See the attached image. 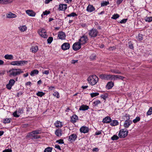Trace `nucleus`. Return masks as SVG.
Listing matches in <instances>:
<instances>
[{"instance_id": "nucleus-47", "label": "nucleus", "mask_w": 152, "mask_h": 152, "mask_svg": "<svg viewBox=\"0 0 152 152\" xmlns=\"http://www.w3.org/2000/svg\"><path fill=\"white\" fill-rule=\"evenodd\" d=\"M145 20L146 21L148 22H151L152 21V17H147L145 19Z\"/></svg>"}, {"instance_id": "nucleus-64", "label": "nucleus", "mask_w": 152, "mask_h": 152, "mask_svg": "<svg viewBox=\"0 0 152 152\" xmlns=\"http://www.w3.org/2000/svg\"><path fill=\"white\" fill-rule=\"evenodd\" d=\"M18 114L19 113H23V110L21 109H19L18 111Z\"/></svg>"}, {"instance_id": "nucleus-23", "label": "nucleus", "mask_w": 152, "mask_h": 152, "mask_svg": "<svg viewBox=\"0 0 152 152\" xmlns=\"http://www.w3.org/2000/svg\"><path fill=\"white\" fill-rule=\"evenodd\" d=\"M39 72L38 70L34 69L31 71L30 73V75L32 76H34L38 74Z\"/></svg>"}, {"instance_id": "nucleus-15", "label": "nucleus", "mask_w": 152, "mask_h": 152, "mask_svg": "<svg viewBox=\"0 0 152 152\" xmlns=\"http://www.w3.org/2000/svg\"><path fill=\"white\" fill-rule=\"evenodd\" d=\"M26 13L29 16L34 17L36 13L32 10H27L26 11Z\"/></svg>"}, {"instance_id": "nucleus-29", "label": "nucleus", "mask_w": 152, "mask_h": 152, "mask_svg": "<svg viewBox=\"0 0 152 152\" xmlns=\"http://www.w3.org/2000/svg\"><path fill=\"white\" fill-rule=\"evenodd\" d=\"M128 47L131 49H133L134 48V46L133 43L131 42H129L128 44Z\"/></svg>"}, {"instance_id": "nucleus-2", "label": "nucleus", "mask_w": 152, "mask_h": 152, "mask_svg": "<svg viewBox=\"0 0 152 152\" xmlns=\"http://www.w3.org/2000/svg\"><path fill=\"white\" fill-rule=\"evenodd\" d=\"M87 80L90 85L93 86L96 84L98 81L97 77L95 75L89 76L87 78Z\"/></svg>"}, {"instance_id": "nucleus-54", "label": "nucleus", "mask_w": 152, "mask_h": 152, "mask_svg": "<svg viewBox=\"0 0 152 152\" xmlns=\"http://www.w3.org/2000/svg\"><path fill=\"white\" fill-rule=\"evenodd\" d=\"M56 142H58L59 144H63L64 143L63 140L62 139H60L59 140H58L56 141Z\"/></svg>"}, {"instance_id": "nucleus-22", "label": "nucleus", "mask_w": 152, "mask_h": 152, "mask_svg": "<svg viewBox=\"0 0 152 152\" xmlns=\"http://www.w3.org/2000/svg\"><path fill=\"white\" fill-rule=\"evenodd\" d=\"M114 86V83L112 82H110L108 83L106 87L108 89L111 88Z\"/></svg>"}, {"instance_id": "nucleus-30", "label": "nucleus", "mask_w": 152, "mask_h": 152, "mask_svg": "<svg viewBox=\"0 0 152 152\" xmlns=\"http://www.w3.org/2000/svg\"><path fill=\"white\" fill-rule=\"evenodd\" d=\"M26 27L25 26H20L19 27V29L22 31H25L26 30Z\"/></svg>"}, {"instance_id": "nucleus-53", "label": "nucleus", "mask_w": 152, "mask_h": 152, "mask_svg": "<svg viewBox=\"0 0 152 152\" xmlns=\"http://www.w3.org/2000/svg\"><path fill=\"white\" fill-rule=\"evenodd\" d=\"M40 135L34 134V135L33 136V138L32 139H38L40 138Z\"/></svg>"}, {"instance_id": "nucleus-1", "label": "nucleus", "mask_w": 152, "mask_h": 152, "mask_svg": "<svg viewBox=\"0 0 152 152\" xmlns=\"http://www.w3.org/2000/svg\"><path fill=\"white\" fill-rule=\"evenodd\" d=\"M23 71H22L20 69L12 68L10 69L9 71L10 76H15L20 75L21 73H23Z\"/></svg>"}, {"instance_id": "nucleus-62", "label": "nucleus", "mask_w": 152, "mask_h": 152, "mask_svg": "<svg viewBox=\"0 0 152 152\" xmlns=\"http://www.w3.org/2000/svg\"><path fill=\"white\" fill-rule=\"evenodd\" d=\"M12 151V150L11 149H6L4 150L3 152H11Z\"/></svg>"}, {"instance_id": "nucleus-27", "label": "nucleus", "mask_w": 152, "mask_h": 152, "mask_svg": "<svg viewBox=\"0 0 152 152\" xmlns=\"http://www.w3.org/2000/svg\"><path fill=\"white\" fill-rule=\"evenodd\" d=\"M110 71L111 72L116 74H121V73L120 71L117 69H112L110 70Z\"/></svg>"}, {"instance_id": "nucleus-43", "label": "nucleus", "mask_w": 152, "mask_h": 152, "mask_svg": "<svg viewBox=\"0 0 152 152\" xmlns=\"http://www.w3.org/2000/svg\"><path fill=\"white\" fill-rule=\"evenodd\" d=\"M32 133L33 134H40V131L39 130H35L33 131H32Z\"/></svg>"}, {"instance_id": "nucleus-4", "label": "nucleus", "mask_w": 152, "mask_h": 152, "mask_svg": "<svg viewBox=\"0 0 152 152\" xmlns=\"http://www.w3.org/2000/svg\"><path fill=\"white\" fill-rule=\"evenodd\" d=\"M128 134V130H125L124 129H122L119 131L118 136L120 138H124L127 136Z\"/></svg>"}, {"instance_id": "nucleus-57", "label": "nucleus", "mask_w": 152, "mask_h": 152, "mask_svg": "<svg viewBox=\"0 0 152 152\" xmlns=\"http://www.w3.org/2000/svg\"><path fill=\"white\" fill-rule=\"evenodd\" d=\"M138 39L139 40H142V35L141 34H139L138 37Z\"/></svg>"}, {"instance_id": "nucleus-9", "label": "nucleus", "mask_w": 152, "mask_h": 152, "mask_svg": "<svg viewBox=\"0 0 152 152\" xmlns=\"http://www.w3.org/2000/svg\"><path fill=\"white\" fill-rule=\"evenodd\" d=\"M110 74H101L99 76V77L101 79L104 80H110Z\"/></svg>"}, {"instance_id": "nucleus-50", "label": "nucleus", "mask_w": 152, "mask_h": 152, "mask_svg": "<svg viewBox=\"0 0 152 152\" xmlns=\"http://www.w3.org/2000/svg\"><path fill=\"white\" fill-rule=\"evenodd\" d=\"M43 33H46V31L44 29H42L41 31H39V34L40 35H42Z\"/></svg>"}, {"instance_id": "nucleus-12", "label": "nucleus", "mask_w": 152, "mask_h": 152, "mask_svg": "<svg viewBox=\"0 0 152 152\" xmlns=\"http://www.w3.org/2000/svg\"><path fill=\"white\" fill-rule=\"evenodd\" d=\"M67 8L66 4H61L59 5L58 9L60 10H65Z\"/></svg>"}, {"instance_id": "nucleus-28", "label": "nucleus", "mask_w": 152, "mask_h": 152, "mask_svg": "<svg viewBox=\"0 0 152 152\" xmlns=\"http://www.w3.org/2000/svg\"><path fill=\"white\" fill-rule=\"evenodd\" d=\"M55 126L57 127H61L62 126L61 123L58 121H57L55 123Z\"/></svg>"}, {"instance_id": "nucleus-11", "label": "nucleus", "mask_w": 152, "mask_h": 152, "mask_svg": "<svg viewBox=\"0 0 152 152\" xmlns=\"http://www.w3.org/2000/svg\"><path fill=\"white\" fill-rule=\"evenodd\" d=\"M88 128L86 126H83L80 129V132L84 133H88Z\"/></svg>"}, {"instance_id": "nucleus-13", "label": "nucleus", "mask_w": 152, "mask_h": 152, "mask_svg": "<svg viewBox=\"0 0 152 152\" xmlns=\"http://www.w3.org/2000/svg\"><path fill=\"white\" fill-rule=\"evenodd\" d=\"M77 136L75 134H72L69 137V141L72 142L74 141L77 138Z\"/></svg>"}, {"instance_id": "nucleus-35", "label": "nucleus", "mask_w": 152, "mask_h": 152, "mask_svg": "<svg viewBox=\"0 0 152 152\" xmlns=\"http://www.w3.org/2000/svg\"><path fill=\"white\" fill-rule=\"evenodd\" d=\"M77 15L75 13L73 12L68 15L67 16L68 17H75L77 16Z\"/></svg>"}, {"instance_id": "nucleus-48", "label": "nucleus", "mask_w": 152, "mask_h": 152, "mask_svg": "<svg viewBox=\"0 0 152 152\" xmlns=\"http://www.w3.org/2000/svg\"><path fill=\"white\" fill-rule=\"evenodd\" d=\"M53 40V38L52 37H49L47 39L48 43L50 44Z\"/></svg>"}, {"instance_id": "nucleus-5", "label": "nucleus", "mask_w": 152, "mask_h": 152, "mask_svg": "<svg viewBox=\"0 0 152 152\" xmlns=\"http://www.w3.org/2000/svg\"><path fill=\"white\" fill-rule=\"evenodd\" d=\"M98 34V31L95 29H92L89 31V34L91 37H96Z\"/></svg>"}, {"instance_id": "nucleus-61", "label": "nucleus", "mask_w": 152, "mask_h": 152, "mask_svg": "<svg viewBox=\"0 0 152 152\" xmlns=\"http://www.w3.org/2000/svg\"><path fill=\"white\" fill-rule=\"evenodd\" d=\"M6 0H0V4H6Z\"/></svg>"}, {"instance_id": "nucleus-55", "label": "nucleus", "mask_w": 152, "mask_h": 152, "mask_svg": "<svg viewBox=\"0 0 152 152\" xmlns=\"http://www.w3.org/2000/svg\"><path fill=\"white\" fill-rule=\"evenodd\" d=\"M49 70H45L42 73L43 74L48 75L49 74Z\"/></svg>"}, {"instance_id": "nucleus-52", "label": "nucleus", "mask_w": 152, "mask_h": 152, "mask_svg": "<svg viewBox=\"0 0 152 152\" xmlns=\"http://www.w3.org/2000/svg\"><path fill=\"white\" fill-rule=\"evenodd\" d=\"M96 56L94 55H91L90 57L91 60H95L96 58Z\"/></svg>"}, {"instance_id": "nucleus-39", "label": "nucleus", "mask_w": 152, "mask_h": 152, "mask_svg": "<svg viewBox=\"0 0 152 152\" xmlns=\"http://www.w3.org/2000/svg\"><path fill=\"white\" fill-rule=\"evenodd\" d=\"M119 139V137L115 135H114L111 137V139L113 140H118Z\"/></svg>"}, {"instance_id": "nucleus-21", "label": "nucleus", "mask_w": 152, "mask_h": 152, "mask_svg": "<svg viewBox=\"0 0 152 152\" xmlns=\"http://www.w3.org/2000/svg\"><path fill=\"white\" fill-rule=\"evenodd\" d=\"M89 109V107L88 106L86 105H82L81 106L79 110H88Z\"/></svg>"}, {"instance_id": "nucleus-44", "label": "nucleus", "mask_w": 152, "mask_h": 152, "mask_svg": "<svg viewBox=\"0 0 152 152\" xmlns=\"http://www.w3.org/2000/svg\"><path fill=\"white\" fill-rule=\"evenodd\" d=\"M53 95L54 96H56L57 98H58L60 96L59 93L57 91L55 92L53 94Z\"/></svg>"}, {"instance_id": "nucleus-59", "label": "nucleus", "mask_w": 152, "mask_h": 152, "mask_svg": "<svg viewBox=\"0 0 152 152\" xmlns=\"http://www.w3.org/2000/svg\"><path fill=\"white\" fill-rule=\"evenodd\" d=\"M12 86H11L10 84H9V83L6 86L7 88L9 90L11 89V88Z\"/></svg>"}, {"instance_id": "nucleus-60", "label": "nucleus", "mask_w": 152, "mask_h": 152, "mask_svg": "<svg viewBox=\"0 0 152 152\" xmlns=\"http://www.w3.org/2000/svg\"><path fill=\"white\" fill-rule=\"evenodd\" d=\"M101 97L104 99H106L107 97V96L106 95L102 94L101 95Z\"/></svg>"}, {"instance_id": "nucleus-36", "label": "nucleus", "mask_w": 152, "mask_h": 152, "mask_svg": "<svg viewBox=\"0 0 152 152\" xmlns=\"http://www.w3.org/2000/svg\"><path fill=\"white\" fill-rule=\"evenodd\" d=\"M52 148L48 147L45 150L44 152H51Z\"/></svg>"}, {"instance_id": "nucleus-33", "label": "nucleus", "mask_w": 152, "mask_h": 152, "mask_svg": "<svg viewBox=\"0 0 152 152\" xmlns=\"http://www.w3.org/2000/svg\"><path fill=\"white\" fill-rule=\"evenodd\" d=\"M109 4V1H103L102 2L101 4V6L102 7L107 6Z\"/></svg>"}, {"instance_id": "nucleus-37", "label": "nucleus", "mask_w": 152, "mask_h": 152, "mask_svg": "<svg viewBox=\"0 0 152 152\" xmlns=\"http://www.w3.org/2000/svg\"><path fill=\"white\" fill-rule=\"evenodd\" d=\"M99 95V93L97 92L92 93L90 94L92 98L98 95Z\"/></svg>"}, {"instance_id": "nucleus-19", "label": "nucleus", "mask_w": 152, "mask_h": 152, "mask_svg": "<svg viewBox=\"0 0 152 152\" xmlns=\"http://www.w3.org/2000/svg\"><path fill=\"white\" fill-rule=\"evenodd\" d=\"M78 116L76 115H74L71 118V121L73 123H75L78 120Z\"/></svg>"}, {"instance_id": "nucleus-38", "label": "nucleus", "mask_w": 152, "mask_h": 152, "mask_svg": "<svg viewBox=\"0 0 152 152\" xmlns=\"http://www.w3.org/2000/svg\"><path fill=\"white\" fill-rule=\"evenodd\" d=\"M15 81L13 79H10L9 82V84H10L11 86H13L15 84Z\"/></svg>"}, {"instance_id": "nucleus-25", "label": "nucleus", "mask_w": 152, "mask_h": 152, "mask_svg": "<svg viewBox=\"0 0 152 152\" xmlns=\"http://www.w3.org/2000/svg\"><path fill=\"white\" fill-rule=\"evenodd\" d=\"M4 57L5 59L7 60H12L13 58V56L12 55H5Z\"/></svg>"}, {"instance_id": "nucleus-8", "label": "nucleus", "mask_w": 152, "mask_h": 152, "mask_svg": "<svg viewBox=\"0 0 152 152\" xmlns=\"http://www.w3.org/2000/svg\"><path fill=\"white\" fill-rule=\"evenodd\" d=\"M129 117L127 120H125L124 124V126L125 128H128L129 126L132 124V121L129 120Z\"/></svg>"}, {"instance_id": "nucleus-34", "label": "nucleus", "mask_w": 152, "mask_h": 152, "mask_svg": "<svg viewBox=\"0 0 152 152\" xmlns=\"http://www.w3.org/2000/svg\"><path fill=\"white\" fill-rule=\"evenodd\" d=\"M110 80H116V75H110Z\"/></svg>"}, {"instance_id": "nucleus-58", "label": "nucleus", "mask_w": 152, "mask_h": 152, "mask_svg": "<svg viewBox=\"0 0 152 152\" xmlns=\"http://www.w3.org/2000/svg\"><path fill=\"white\" fill-rule=\"evenodd\" d=\"M127 20V19H123L120 21V23H125L126 22Z\"/></svg>"}, {"instance_id": "nucleus-49", "label": "nucleus", "mask_w": 152, "mask_h": 152, "mask_svg": "<svg viewBox=\"0 0 152 152\" xmlns=\"http://www.w3.org/2000/svg\"><path fill=\"white\" fill-rule=\"evenodd\" d=\"M119 15L118 14H114L113 15L112 18L114 19H116L119 18Z\"/></svg>"}, {"instance_id": "nucleus-17", "label": "nucleus", "mask_w": 152, "mask_h": 152, "mask_svg": "<svg viewBox=\"0 0 152 152\" xmlns=\"http://www.w3.org/2000/svg\"><path fill=\"white\" fill-rule=\"evenodd\" d=\"M17 17L16 15L11 12H10L7 13L6 15V17L7 18H16Z\"/></svg>"}, {"instance_id": "nucleus-31", "label": "nucleus", "mask_w": 152, "mask_h": 152, "mask_svg": "<svg viewBox=\"0 0 152 152\" xmlns=\"http://www.w3.org/2000/svg\"><path fill=\"white\" fill-rule=\"evenodd\" d=\"M45 93L42 91H38L37 93V95L40 97H42L45 94Z\"/></svg>"}, {"instance_id": "nucleus-18", "label": "nucleus", "mask_w": 152, "mask_h": 152, "mask_svg": "<svg viewBox=\"0 0 152 152\" xmlns=\"http://www.w3.org/2000/svg\"><path fill=\"white\" fill-rule=\"evenodd\" d=\"M65 37V34L62 32H60L58 35V37L59 38L61 39H64Z\"/></svg>"}, {"instance_id": "nucleus-10", "label": "nucleus", "mask_w": 152, "mask_h": 152, "mask_svg": "<svg viewBox=\"0 0 152 152\" xmlns=\"http://www.w3.org/2000/svg\"><path fill=\"white\" fill-rule=\"evenodd\" d=\"M70 44L68 42L64 43L61 45V48L64 50L68 49L70 48Z\"/></svg>"}, {"instance_id": "nucleus-42", "label": "nucleus", "mask_w": 152, "mask_h": 152, "mask_svg": "<svg viewBox=\"0 0 152 152\" xmlns=\"http://www.w3.org/2000/svg\"><path fill=\"white\" fill-rule=\"evenodd\" d=\"M50 11H45V12H43V14L41 15V16L42 18L43 17V15H47L50 13Z\"/></svg>"}, {"instance_id": "nucleus-45", "label": "nucleus", "mask_w": 152, "mask_h": 152, "mask_svg": "<svg viewBox=\"0 0 152 152\" xmlns=\"http://www.w3.org/2000/svg\"><path fill=\"white\" fill-rule=\"evenodd\" d=\"M116 80L118 79H121L123 80L125 78V77L120 75H116Z\"/></svg>"}, {"instance_id": "nucleus-56", "label": "nucleus", "mask_w": 152, "mask_h": 152, "mask_svg": "<svg viewBox=\"0 0 152 152\" xmlns=\"http://www.w3.org/2000/svg\"><path fill=\"white\" fill-rule=\"evenodd\" d=\"M34 135L32 133V132L29 133L27 135V137H33V136Z\"/></svg>"}, {"instance_id": "nucleus-3", "label": "nucleus", "mask_w": 152, "mask_h": 152, "mask_svg": "<svg viewBox=\"0 0 152 152\" xmlns=\"http://www.w3.org/2000/svg\"><path fill=\"white\" fill-rule=\"evenodd\" d=\"M28 61H13L11 62L10 64L13 65L22 66L26 64Z\"/></svg>"}, {"instance_id": "nucleus-26", "label": "nucleus", "mask_w": 152, "mask_h": 152, "mask_svg": "<svg viewBox=\"0 0 152 152\" xmlns=\"http://www.w3.org/2000/svg\"><path fill=\"white\" fill-rule=\"evenodd\" d=\"M38 49V47L37 46H33L30 49L31 50L33 53H35L37 52Z\"/></svg>"}, {"instance_id": "nucleus-63", "label": "nucleus", "mask_w": 152, "mask_h": 152, "mask_svg": "<svg viewBox=\"0 0 152 152\" xmlns=\"http://www.w3.org/2000/svg\"><path fill=\"white\" fill-rule=\"evenodd\" d=\"M40 36L44 38H47V36L46 33H43L42 35Z\"/></svg>"}, {"instance_id": "nucleus-51", "label": "nucleus", "mask_w": 152, "mask_h": 152, "mask_svg": "<svg viewBox=\"0 0 152 152\" xmlns=\"http://www.w3.org/2000/svg\"><path fill=\"white\" fill-rule=\"evenodd\" d=\"M13 115L14 117H18L20 116V115L17 114V111H16L13 113Z\"/></svg>"}, {"instance_id": "nucleus-24", "label": "nucleus", "mask_w": 152, "mask_h": 152, "mask_svg": "<svg viewBox=\"0 0 152 152\" xmlns=\"http://www.w3.org/2000/svg\"><path fill=\"white\" fill-rule=\"evenodd\" d=\"M110 122V125L113 126H116L118 124V121L116 120H111V121Z\"/></svg>"}, {"instance_id": "nucleus-7", "label": "nucleus", "mask_w": 152, "mask_h": 152, "mask_svg": "<svg viewBox=\"0 0 152 152\" xmlns=\"http://www.w3.org/2000/svg\"><path fill=\"white\" fill-rule=\"evenodd\" d=\"M81 44L79 42L75 43L72 46V48L73 50L77 51L80 49L81 48Z\"/></svg>"}, {"instance_id": "nucleus-20", "label": "nucleus", "mask_w": 152, "mask_h": 152, "mask_svg": "<svg viewBox=\"0 0 152 152\" xmlns=\"http://www.w3.org/2000/svg\"><path fill=\"white\" fill-rule=\"evenodd\" d=\"M55 134L57 136H61L62 134L61 130L59 129L56 130L55 132Z\"/></svg>"}, {"instance_id": "nucleus-40", "label": "nucleus", "mask_w": 152, "mask_h": 152, "mask_svg": "<svg viewBox=\"0 0 152 152\" xmlns=\"http://www.w3.org/2000/svg\"><path fill=\"white\" fill-rule=\"evenodd\" d=\"M152 114V107L149 108L147 113V115H150Z\"/></svg>"}, {"instance_id": "nucleus-46", "label": "nucleus", "mask_w": 152, "mask_h": 152, "mask_svg": "<svg viewBox=\"0 0 152 152\" xmlns=\"http://www.w3.org/2000/svg\"><path fill=\"white\" fill-rule=\"evenodd\" d=\"M140 120V118L139 117H137L135 119L133 120V122L135 123L139 121Z\"/></svg>"}, {"instance_id": "nucleus-41", "label": "nucleus", "mask_w": 152, "mask_h": 152, "mask_svg": "<svg viewBox=\"0 0 152 152\" xmlns=\"http://www.w3.org/2000/svg\"><path fill=\"white\" fill-rule=\"evenodd\" d=\"M11 119L10 118H6L4 119V124L9 123L10 122Z\"/></svg>"}, {"instance_id": "nucleus-6", "label": "nucleus", "mask_w": 152, "mask_h": 152, "mask_svg": "<svg viewBox=\"0 0 152 152\" xmlns=\"http://www.w3.org/2000/svg\"><path fill=\"white\" fill-rule=\"evenodd\" d=\"M88 41L87 37L85 35H83L79 39V42L81 45H83L86 43Z\"/></svg>"}, {"instance_id": "nucleus-14", "label": "nucleus", "mask_w": 152, "mask_h": 152, "mask_svg": "<svg viewBox=\"0 0 152 152\" xmlns=\"http://www.w3.org/2000/svg\"><path fill=\"white\" fill-rule=\"evenodd\" d=\"M111 121V119L110 117L107 116L103 119L102 122L104 123H109Z\"/></svg>"}, {"instance_id": "nucleus-16", "label": "nucleus", "mask_w": 152, "mask_h": 152, "mask_svg": "<svg viewBox=\"0 0 152 152\" xmlns=\"http://www.w3.org/2000/svg\"><path fill=\"white\" fill-rule=\"evenodd\" d=\"M95 10V8L92 5H89L87 8L86 10L88 12H91Z\"/></svg>"}, {"instance_id": "nucleus-32", "label": "nucleus", "mask_w": 152, "mask_h": 152, "mask_svg": "<svg viewBox=\"0 0 152 152\" xmlns=\"http://www.w3.org/2000/svg\"><path fill=\"white\" fill-rule=\"evenodd\" d=\"M101 103L100 101L99 100H97L96 101L93 102V105L94 106H97V105L100 104Z\"/></svg>"}]
</instances>
